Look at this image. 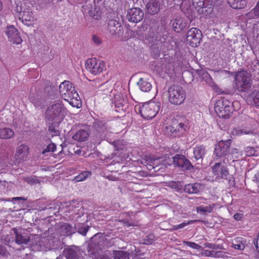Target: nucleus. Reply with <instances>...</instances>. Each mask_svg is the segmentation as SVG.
Here are the masks:
<instances>
[{
  "mask_svg": "<svg viewBox=\"0 0 259 259\" xmlns=\"http://www.w3.org/2000/svg\"><path fill=\"white\" fill-rule=\"evenodd\" d=\"M29 99L35 107L41 106L46 101L45 97L41 94V92L36 90L35 92H31Z\"/></svg>",
  "mask_w": 259,
  "mask_h": 259,
  "instance_id": "obj_21",
  "label": "nucleus"
},
{
  "mask_svg": "<svg viewBox=\"0 0 259 259\" xmlns=\"http://www.w3.org/2000/svg\"><path fill=\"white\" fill-rule=\"evenodd\" d=\"M29 152V148L27 146L22 144L20 145L17 149L16 155L19 156L20 155H25Z\"/></svg>",
  "mask_w": 259,
  "mask_h": 259,
  "instance_id": "obj_42",
  "label": "nucleus"
},
{
  "mask_svg": "<svg viewBox=\"0 0 259 259\" xmlns=\"http://www.w3.org/2000/svg\"><path fill=\"white\" fill-rule=\"evenodd\" d=\"M15 234V241L19 245H26L30 241V236L22 228H13L12 230Z\"/></svg>",
  "mask_w": 259,
  "mask_h": 259,
  "instance_id": "obj_14",
  "label": "nucleus"
},
{
  "mask_svg": "<svg viewBox=\"0 0 259 259\" xmlns=\"http://www.w3.org/2000/svg\"><path fill=\"white\" fill-rule=\"evenodd\" d=\"M160 4L158 1L150 0L146 5L147 12L150 15H154L160 10Z\"/></svg>",
  "mask_w": 259,
  "mask_h": 259,
  "instance_id": "obj_23",
  "label": "nucleus"
},
{
  "mask_svg": "<svg viewBox=\"0 0 259 259\" xmlns=\"http://www.w3.org/2000/svg\"><path fill=\"white\" fill-rule=\"evenodd\" d=\"M61 230L63 232L66 234V235L69 236L75 233L74 227H73L69 224H64L62 225Z\"/></svg>",
  "mask_w": 259,
  "mask_h": 259,
  "instance_id": "obj_38",
  "label": "nucleus"
},
{
  "mask_svg": "<svg viewBox=\"0 0 259 259\" xmlns=\"http://www.w3.org/2000/svg\"><path fill=\"white\" fill-rule=\"evenodd\" d=\"M122 101H123V99H121L120 100V102H118V103H117V102H116V101H115L114 103L115 107L116 108H118L119 110H120V109L123 110V105L122 104Z\"/></svg>",
  "mask_w": 259,
  "mask_h": 259,
  "instance_id": "obj_63",
  "label": "nucleus"
},
{
  "mask_svg": "<svg viewBox=\"0 0 259 259\" xmlns=\"http://www.w3.org/2000/svg\"><path fill=\"white\" fill-rule=\"evenodd\" d=\"M15 11H16L15 14L17 15V17H19V15H21L23 11L22 5H17L15 8Z\"/></svg>",
  "mask_w": 259,
  "mask_h": 259,
  "instance_id": "obj_60",
  "label": "nucleus"
},
{
  "mask_svg": "<svg viewBox=\"0 0 259 259\" xmlns=\"http://www.w3.org/2000/svg\"><path fill=\"white\" fill-rule=\"evenodd\" d=\"M108 30L111 35L121 36L123 33L121 23L116 19H110L108 22Z\"/></svg>",
  "mask_w": 259,
  "mask_h": 259,
  "instance_id": "obj_18",
  "label": "nucleus"
},
{
  "mask_svg": "<svg viewBox=\"0 0 259 259\" xmlns=\"http://www.w3.org/2000/svg\"><path fill=\"white\" fill-rule=\"evenodd\" d=\"M150 75L147 73H143L141 74L137 85L141 91L148 92L151 90L152 84L150 81Z\"/></svg>",
  "mask_w": 259,
  "mask_h": 259,
  "instance_id": "obj_16",
  "label": "nucleus"
},
{
  "mask_svg": "<svg viewBox=\"0 0 259 259\" xmlns=\"http://www.w3.org/2000/svg\"><path fill=\"white\" fill-rule=\"evenodd\" d=\"M89 174H90V172L89 171H83L80 173L79 175L75 177L74 180L76 182L82 181L85 179V178L88 176Z\"/></svg>",
  "mask_w": 259,
  "mask_h": 259,
  "instance_id": "obj_45",
  "label": "nucleus"
},
{
  "mask_svg": "<svg viewBox=\"0 0 259 259\" xmlns=\"http://www.w3.org/2000/svg\"><path fill=\"white\" fill-rule=\"evenodd\" d=\"M248 71L250 76H252L256 79H259V63L257 61L252 62L249 65Z\"/></svg>",
  "mask_w": 259,
  "mask_h": 259,
  "instance_id": "obj_28",
  "label": "nucleus"
},
{
  "mask_svg": "<svg viewBox=\"0 0 259 259\" xmlns=\"http://www.w3.org/2000/svg\"><path fill=\"white\" fill-rule=\"evenodd\" d=\"M196 73L198 76L204 80L206 82H209L211 80V77L208 73L204 70H197Z\"/></svg>",
  "mask_w": 259,
  "mask_h": 259,
  "instance_id": "obj_39",
  "label": "nucleus"
},
{
  "mask_svg": "<svg viewBox=\"0 0 259 259\" xmlns=\"http://www.w3.org/2000/svg\"><path fill=\"white\" fill-rule=\"evenodd\" d=\"M203 189V186L199 183L189 184L184 188L185 192L189 194H197Z\"/></svg>",
  "mask_w": 259,
  "mask_h": 259,
  "instance_id": "obj_25",
  "label": "nucleus"
},
{
  "mask_svg": "<svg viewBox=\"0 0 259 259\" xmlns=\"http://www.w3.org/2000/svg\"><path fill=\"white\" fill-rule=\"evenodd\" d=\"M228 4L233 9H242L245 5V2L242 0H227Z\"/></svg>",
  "mask_w": 259,
  "mask_h": 259,
  "instance_id": "obj_35",
  "label": "nucleus"
},
{
  "mask_svg": "<svg viewBox=\"0 0 259 259\" xmlns=\"http://www.w3.org/2000/svg\"><path fill=\"white\" fill-rule=\"evenodd\" d=\"M214 110L221 118H228L233 113V103L225 98L218 100L214 105Z\"/></svg>",
  "mask_w": 259,
  "mask_h": 259,
  "instance_id": "obj_5",
  "label": "nucleus"
},
{
  "mask_svg": "<svg viewBox=\"0 0 259 259\" xmlns=\"http://www.w3.org/2000/svg\"><path fill=\"white\" fill-rule=\"evenodd\" d=\"M169 102L174 105H181L186 98V92L183 87L179 84L171 85L168 88Z\"/></svg>",
  "mask_w": 259,
  "mask_h": 259,
  "instance_id": "obj_2",
  "label": "nucleus"
},
{
  "mask_svg": "<svg viewBox=\"0 0 259 259\" xmlns=\"http://www.w3.org/2000/svg\"><path fill=\"white\" fill-rule=\"evenodd\" d=\"M212 172L216 179L228 180L230 177L227 168L221 162L216 163L212 167Z\"/></svg>",
  "mask_w": 259,
  "mask_h": 259,
  "instance_id": "obj_17",
  "label": "nucleus"
},
{
  "mask_svg": "<svg viewBox=\"0 0 259 259\" xmlns=\"http://www.w3.org/2000/svg\"><path fill=\"white\" fill-rule=\"evenodd\" d=\"M114 147L116 151L122 150L125 148V146L122 144V142L121 141H117L115 142Z\"/></svg>",
  "mask_w": 259,
  "mask_h": 259,
  "instance_id": "obj_50",
  "label": "nucleus"
},
{
  "mask_svg": "<svg viewBox=\"0 0 259 259\" xmlns=\"http://www.w3.org/2000/svg\"><path fill=\"white\" fill-rule=\"evenodd\" d=\"M107 242V239L101 233L94 235L88 245L87 250L89 254L96 256L104 248Z\"/></svg>",
  "mask_w": 259,
  "mask_h": 259,
  "instance_id": "obj_1",
  "label": "nucleus"
},
{
  "mask_svg": "<svg viewBox=\"0 0 259 259\" xmlns=\"http://www.w3.org/2000/svg\"><path fill=\"white\" fill-rule=\"evenodd\" d=\"M170 24L172 29L177 33H180L188 28L187 21L181 17H177L171 20Z\"/></svg>",
  "mask_w": 259,
  "mask_h": 259,
  "instance_id": "obj_20",
  "label": "nucleus"
},
{
  "mask_svg": "<svg viewBox=\"0 0 259 259\" xmlns=\"http://www.w3.org/2000/svg\"><path fill=\"white\" fill-rule=\"evenodd\" d=\"M9 252L5 246L0 244V255L5 256H7Z\"/></svg>",
  "mask_w": 259,
  "mask_h": 259,
  "instance_id": "obj_57",
  "label": "nucleus"
},
{
  "mask_svg": "<svg viewBox=\"0 0 259 259\" xmlns=\"http://www.w3.org/2000/svg\"><path fill=\"white\" fill-rule=\"evenodd\" d=\"M192 4L199 14L207 15L210 14L214 6H219L220 0H192Z\"/></svg>",
  "mask_w": 259,
  "mask_h": 259,
  "instance_id": "obj_6",
  "label": "nucleus"
},
{
  "mask_svg": "<svg viewBox=\"0 0 259 259\" xmlns=\"http://www.w3.org/2000/svg\"><path fill=\"white\" fill-rule=\"evenodd\" d=\"M92 40L94 44L97 45H100L102 42L101 38L97 35H93L92 37Z\"/></svg>",
  "mask_w": 259,
  "mask_h": 259,
  "instance_id": "obj_62",
  "label": "nucleus"
},
{
  "mask_svg": "<svg viewBox=\"0 0 259 259\" xmlns=\"http://www.w3.org/2000/svg\"><path fill=\"white\" fill-rule=\"evenodd\" d=\"M184 244L190 246V247H191L192 248H194V249H199L201 248V246L199 245H198L194 242H189V241H184Z\"/></svg>",
  "mask_w": 259,
  "mask_h": 259,
  "instance_id": "obj_53",
  "label": "nucleus"
},
{
  "mask_svg": "<svg viewBox=\"0 0 259 259\" xmlns=\"http://www.w3.org/2000/svg\"><path fill=\"white\" fill-rule=\"evenodd\" d=\"M176 123V126H177V132H182L184 131H185V127H186V125L183 123H179V124H177V123Z\"/></svg>",
  "mask_w": 259,
  "mask_h": 259,
  "instance_id": "obj_58",
  "label": "nucleus"
},
{
  "mask_svg": "<svg viewBox=\"0 0 259 259\" xmlns=\"http://www.w3.org/2000/svg\"><path fill=\"white\" fill-rule=\"evenodd\" d=\"M89 137V133L88 131L85 130H80L77 132L72 137V138L77 141H84L87 140Z\"/></svg>",
  "mask_w": 259,
  "mask_h": 259,
  "instance_id": "obj_30",
  "label": "nucleus"
},
{
  "mask_svg": "<svg viewBox=\"0 0 259 259\" xmlns=\"http://www.w3.org/2000/svg\"><path fill=\"white\" fill-rule=\"evenodd\" d=\"M191 7L190 0H184L181 4V9L182 10L184 9L188 10Z\"/></svg>",
  "mask_w": 259,
  "mask_h": 259,
  "instance_id": "obj_52",
  "label": "nucleus"
},
{
  "mask_svg": "<svg viewBox=\"0 0 259 259\" xmlns=\"http://www.w3.org/2000/svg\"><path fill=\"white\" fill-rule=\"evenodd\" d=\"M165 164L170 165L172 163L175 165L181 167L184 170H191L194 168V166L189 159L182 154H176L175 156L169 158V156H165Z\"/></svg>",
  "mask_w": 259,
  "mask_h": 259,
  "instance_id": "obj_7",
  "label": "nucleus"
},
{
  "mask_svg": "<svg viewBox=\"0 0 259 259\" xmlns=\"http://www.w3.org/2000/svg\"><path fill=\"white\" fill-rule=\"evenodd\" d=\"M253 181L259 184V170L257 171L254 175L253 178Z\"/></svg>",
  "mask_w": 259,
  "mask_h": 259,
  "instance_id": "obj_64",
  "label": "nucleus"
},
{
  "mask_svg": "<svg viewBox=\"0 0 259 259\" xmlns=\"http://www.w3.org/2000/svg\"><path fill=\"white\" fill-rule=\"evenodd\" d=\"M159 162V158H153L151 164V167H153V169H155L158 166Z\"/></svg>",
  "mask_w": 259,
  "mask_h": 259,
  "instance_id": "obj_61",
  "label": "nucleus"
},
{
  "mask_svg": "<svg viewBox=\"0 0 259 259\" xmlns=\"http://www.w3.org/2000/svg\"><path fill=\"white\" fill-rule=\"evenodd\" d=\"M171 187L175 188L177 190H181L183 188V184L182 182L177 181V182H171Z\"/></svg>",
  "mask_w": 259,
  "mask_h": 259,
  "instance_id": "obj_51",
  "label": "nucleus"
},
{
  "mask_svg": "<svg viewBox=\"0 0 259 259\" xmlns=\"http://www.w3.org/2000/svg\"><path fill=\"white\" fill-rule=\"evenodd\" d=\"M205 147L203 145L197 146L194 148L193 154L194 156L196 161H198V163L201 162L203 159V156L205 154Z\"/></svg>",
  "mask_w": 259,
  "mask_h": 259,
  "instance_id": "obj_27",
  "label": "nucleus"
},
{
  "mask_svg": "<svg viewBox=\"0 0 259 259\" xmlns=\"http://www.w3.org/2000/svg\"><path fill=\"white\" fill-rule=\"evenodd\" d=\"M245 151L248 156L257 155V154H255L256 151L252 147H247Z\"/></svg>",
  "mask_w": 259,
  "mask_h": 259,
  "instance_id": "obj_54",
  "label": "nucleus"
},
{
  "mask_svg": "<svg viewBox=\"0 0 259 259\" xmlns=\"http://www.w3.org/2000/svg\"><path fill=\"white\" fill-rule=\"evenodd\" d=\"M204 245L205 247L214 250L221 249L223 248L222 245L219 244L206 243L204 244Z\"/></svg>",
  "mask_w": 259,
  "mask_h": 259,
  "instance_id": "obj_48",
  "label": "nucleus"
},
{
  "mask_svg": "<svg viewBox=\"0 0 259 259\" xmlns=\"http://www.w3.org/2000/svg\"><path fill=\"white\" fill-rule=\"evenodd\" d=\"M80 97L78 98V99H74L72 100H69L68 101L69 103L72 105L73 107L79 108L80 107Z\"/></svg>",
  "mask_w": 259,
  "mask_h": 259,
  "instance_id": "obj_49",
  "label": "nucleus"
},
{
  "mask_svg": "<svg viewBox=\"0 0 259 259\" xmlns=\"http://www.w3.org/2000/svg\"><path fill=\"white\" fill-rule=\"evenodd\" d=\"M19 19L26 26H29L32 25L33 21V13L28 10H24L22 14L19 15Z\"/></svg>",
  "mask_w": 259,
  "mask_h": 259,
  "instance_id": "obj_24",
  "label": "nucleus"
},
{
  "mask_svg": "<svg viewBox=\"0 0 259 259\" xmlns=\"http://www.w3.org/2000/svg\"><path fill=\"white\" fill-rule=\"evenodd\" d=\"M63 255L66 259H80L81 256L80 247L75 245H71L65 248Z\"/></svg>",
  "mask_w": 259,
  "mask_h": 259,
  "instance_id": "obj_19",
  "label": "nucleus"
},
{
  "mask_svg": "<svg viewBox=\"0 0 259 259\" xmlns=\"http://www.w3.org/2000/svg\"><path fill=\"white\" fill-rule=\"evenodd\" d=\"M57 91V87L55 85H48L44 90L43 96H45V99L47 98L53 99H54L55 94Z\"/></svg>",
  "mask_w": 259,
  "mask_h": 259,
  "instance_id": "obj_29",
  "label": "nucleus"
},
{
  "mask_svg": "<svg viewBox=\"0 0 259 259\" xmlns=\"http://www.w3.org/2000/svg\"><path fill=\"white\" fill-rule=\"evenodd\" d=\"M59 91L62 97L65 101L72 100L79 98V95L69 81L65 80L59 85Z\"/></svg>",
  "mask_w": 259,
  "mask_h": 259,
  "instance_id": "obj_9",
  "label": "nucleus"
},
{
  "mask_svg": "<svg viewBox=\"0 0 259 259\" xmlns=\"http://www.w3.org/2000/svg\"><path fill=\"white\" fill-rule=\"evenodd\" d=\"M165 132L169 136H171L174 133H177V126H176V123L174 122L172 125L166 126Z\"/></svg>",
  "mask_w": 259,
  "mask_h": 259,
  "instance_id": "obj_43",
  "label": "nucleus"
},
{
  "mask_svg": "<svg viewBox=\"0 0 259 259\" xmlns=\"http://www.w3.org/2000/svg\"><path fill=\"white\" fill-rule=\"evenodd\" d=\"M49 125L48 127L49 131L53 134V136H56L59 134L58 124L61 121L53 120V121H48Z\"/></svg>",
  "mask_w": 259,
  "mask_h": 259,
  "instance_id": "obj_34",
  "label": "nucleus"
},
{
  "mask_svg": "<svg viewBox=\"0 0 259 259\" xmlns=\"http://www.w3.org/2000/svg\"><path fill=\"white\" fill-rule=\"evenodd\" d=\"M129 253L122 250L113 251L114 259H129Z\"/></svg>",
  "mask_w": 259,
  "mask_h": 259,
  "instance_id": "obj_37",
  "label": "nucleus"
},
{
  "mask_svg": "<svg viewBox=\"0 0 259 259\" xmlns=\"http://www.w3.org/2000/svg\"><path fill=\"white\" fill-rule=\"evenodd\" d=\"M56 148V145L53 143L50 144L46 148L44 149L42 152V154H45L47 152H54Z\"/></svg>",
  "mask_w": 259,
  "mask_h": 259,
  "instance_id": "obj_46",
  "label": "nucleus"
},
{
  "mask_svg": "<svg viewBox=\"0 0 259 259\" xmlns=\"http://www.w3.org/2000/svg\"><path fill=\"white\" fill-rule=\"evenodd\" d=\"M231 143L232 140L231 139L219 141L216 144L214 148V154L215 156L219 158H222L237 153L238 150L231 146Z\"/></svg>",
  "mask_w": 259,
  "mask_h": 259,
  "instance_id": "obj_4",
  "label": "nucleus"
},
{
  "mask_svg": "<svg viewBox=\"0 0 259 259\" xmlns=\"http://www.w3.org/2000/svg\"><path fill=\"white\" fill-rule=\"evenodd\" d=\"M248 102H250V104L259 107V91L254 90L249 95L248 98Z\"/></svg>",
  "mask_w": 259,
  "mask_h": 259,
  "instance_id": "obj_31",
  "label": "nucleus"
},
{
  "mask_svg": "<svg viewBox=\"0 0 259 259\" xmlns=\"http://www.w3.org/2000/svg\"><path fill=\"white\" fill-rule=\"evenodd\" d=\"M90 227L84 224H78L74 226L75 232H78L82 236H85Z\"/></svg>",
  "mask_w": 259,
  "mask_h": 259,
  "instance_id": "obj_33",
  "label": "nucleus"
},
{
  "mask_svg": "<svg viewBox=\"0 0 259 259\" xmlns=\"http://www.w3.org/2000/svg\"><path fill=\"white\" fill-rule=\"evenodd\" d=\"M144 13L143 11L139 8H132L127 10L126 18L129 22L138 23L143 18Z\"/></svg>",
  "mask_w": 259,
  "mask_h": 259,
  "instance_id": "obj_15",
  "label": "nucleus"
},
{
  "mask_svg": "<svg viewBox=\"0 0 259 259\" xmlns=\"http://www.w3.org/2000/svg\"><path fill=\"white\" fill-rule=\"evenodd\" d=\"M202 37L201 31L197 28H191L187 33V41L193 47H197Z\"/></svg>",
  "mask_w": 259,
  "mask_h": 259,
  "instance_id": "obj_12",
  "label": "nucleus"
},
{
  "mask_svg": "<svg viewBox=\"0 0 259 259\" xmlns=\"http://www.w3.org/2000/svg\"><path fill=\"white\" fill-rule=\"evenodd\" d=\"M232 247L235 249H238L240 250H242L245 248V246L242 243V242H240L239 244H236L235 243H233Z\"/></svg>",
  "mask_w": 259,
  "mask_h": 259,
  "instance_id": "obj_55",
  "label": "nucleus"
},
{
  "mask_svg": "<svg viewBox=\"0 0 259 259\" xmlns=\"http://www.w3.org/2000/svg\"><path fill=\"white\" fill-rule=\"evenodd\" d=\"M65 114V108L60 103H57L49 106L46 111V116L48 121L53 120L61 121Z\"/></svg>",
  "mask_w": 259,
  "mask_h": 259,
  "instance_id": "obj_3",
  "label": "nucleus"
},
{
  "mask_svg": "<svg viewBox=\"0 0 259 259\" xmlns=\"http://www.w3.org/2000/svg\"><path fill=\"white\" fill-rule=\"evenodd\" d=\"M82 9L84 10L85 13H88L95 20H99L101 18L102 12L98 9L91 8L88 5H84L82 6Z\"/></svg>",
  "mask_w": 259,
  "mask_h": 259,
  "instance_id": "obj_26",
  "label": "nucleus"
},
{
  "mask_svg": "<svg viewBox=\"0 0 259 259\" xmlns=\"http://www.w3.org/2000/svg\"><path fill=\"white\" fill-rule=\"evenodd\" d=\"M14 135V131L8 127L0 128V138L3 139H9Z\"/></svg>",
  "mask_w": 259,
  "mask_h": 259,
  "instance_id": "obj_32",
  "label": "nucleus"
},
{
  "mask_svg": "<svg viewBox=\"0 0 259 259\" xmlns=\"http://www.w3.org/2000/svg\"><path fill=\"white\" fill-rule=\"evenodd\" d=\"M258 17L259 16L257 14L254 9H252L246 14V17L248 19H255Z\"/></svg>",
  "mask_w": 259,
  "mask_h": 259,
  "instance_id": "obj_47",
  "label": "nucleus"
},
{
  "mask_svg": "<svg viewBox=\"0 0 259 259\" xmlns=\"http://www.w3.org/2000/svg\"><path fill=\"white\" fill-rule=\"evenodd\" d=\"M155 239V236L153 234H149L145 239H143L142 244L146 245L152 244Z\"/></svg>",
  "mask_w": 259,
  "mask_h": 259,
  "instance_id": "obj_44",
  "label": "nucleus"
},
{
  "mask_svg": "<svg viewBox=\"0 0 259 259\" xmlns=\"http://www.w3.org/2000/svg\"><path fill=\"white\" fill-rule=\"evenodd\" d=\"M203 254L207 256H212L214 257H222L224 256V252L220 251L205 250Z\"/></svg>",
  "mask_w": 259,
  "mask_h": 259,
  "instance_id": "obj_41",
  "label": "nucleus"
},
{
  "mask_svg": "<svg viewBox=\"0 0 259 259\" xmlns=\"http://www.w3.org/2000/svg\"><path fill=\"white\" fill-rule=\"evenodd\" d=\"M215 206L214 204H212L211 205H209L208 206H197L196 208V211L198 213L200 212L202 213H205L206 212L210 213L211 212L213 208Z\"/></svg>",
  "mask_w": 259,
  "mask_h": 259,
  "instance_id": "obj_36",
  "label": "nucleus"
},
{
  "mask_svg": "<svg viewBox=\"0 0 259 259\" xmlns=\"http://www.w3.org/2000/svg\"><path fill=\"white\" fill-rule=\"evenodd\" d=\"M199 221V220H195L190 221L187 223H183L179 225H177V228H178L179 229H182L189 224H192L194 222H197Z\"/></svg>",
  "mask_w": 259,
  "mask_h": 259,
  "instance_id": "obj_59",
  "label": "nucleus"
},
{
  "mask_svg": "<svg viewBox=\"0 0 259 259\" xmlns=\"http://www.w3.org/2000/svg\"><path fill=\"white\" fill-rule=\"evenodd\" d=\"M159 110V105L154 102L146 103L139 107V113L145 119H152L156 115Z\"/></svg>",
  "mask_w": 259,
  "mask_h": 259,
  "instance_id": "obj_10",
  "label": "nucleus"
},
{
  "mask_svg": "<svg viewBox=\"0 0 259 259\" xmlns=\"http://www.w3.org/2000/svg\"><path fill=\"white\" fill-rule=\"evenodd\" d=\"M6 33L9 40L17 44H20L22 42V39L20 36L19 33L14 26H8Z\"/></svg>",
  "mask_w": 259,
  "mask_h": 259,
  "instance_id": "obj_22",
  "label": "nucleus"
},
{
  "mask_svg": "<svg viewBox=\"0 0 259 259\" xmlns=\"http://www.w3.org/2000/svg\"><path fill=\"white\" fill-rule=\"evenodd\" d=\"M93 127L95 129V135L99 140L104 139L110 129L106 122L100 120H95Z\"/></svg>",
  "mask_w": 259,
  "mask_h": 259,
  "instance_id": "obj_13",
  "label": "nucleus"
},
{
  "mask_svg": "<svg viewBox=\"0 0 259 259\" xmlns=\"http://www.w3.org/2000/svg\"><path fill=\"white\" fill-rule=\"evenodd\" d=\"M253 33L259 36V21L256 22L253 25L252 28Z\"/></svg>",
  "mask_w": 259,
  "mask_h": 259,
  "instance_id": "obj_56",
  "label": "nucleus"
},
{
  "mask_svg": "<svg viewBox=\"0 0 259 259\" xmlns=\"http://www.w3.org/2000/svg\"><path fill=\"white\" fill-rule=\"evenodd\" d=\"M154 157L151 156H148L145 155L144 157H143L141 160V163L142 164L145 165L147 166L148 169L151 170L153 169V167H151V164L152 163V160Z\"/></svg>",
  "mask_w": 259,
  "mask_h": 259,
  "instance_id": "obj_40",
  "label": "nucleus"
},
{
  "mask_svg": "<svg viewBox=\"0 0 259 259\" xmlns=\"http://www.w3.org/2000/svg\"><path fill=\"white\" fill-rule=\"evenodd\" d=\"M235 87L240 92H246L251 87L250 77L246 71L238 72L235 78Z\"/></svg>",
  "mask_w": 259,
  "mask_h": 259,
  "instance_id": "obj_8",
  "label": "nucleus"
},
{
  "mask_svg": "<svg viewBox=\"0 0 259 259\" xmlns=\"http://www.w3.org/2000/svg\"><path fill=\"white\" fill-rule=\"evenodd\" d=\"M85 66L86 69L94 75L101 73L105 69V62L97 61L96 59H88Z\"/></svg>",
  "mask_w": 259,
  "mask_h": 259,
  "instance_id": "obj_11",
  "label": "nucleus"
}]
</instances>
